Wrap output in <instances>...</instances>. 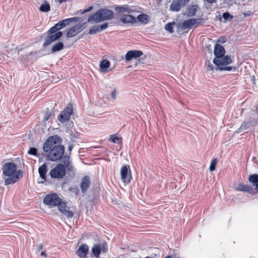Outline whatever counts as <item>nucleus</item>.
Returning a JSON list of instances; mask_svg holds the SVG:
<instances>
[{"label":"nucleus","mask_w":258,"mask_h":258,"mask_svg":"<svg viewBox=\"0 0 258 258\" xmlns=\"http://www.w3.org/2000/svg\"><path fill=\"white\" fill-rule=\"evenodd\" d=\"M3 176L5 185L13 184L23 177V172L17 169V165L13 162H7L3 165Z\"/></svg>","instance_id":"1"},{"label":"nucleus","mask_w":258,"mask_h":258,"mask_svg":"<svg viewBox=\"0 0 258 258\" xmlns=\"http://www.w3.org/2000/svg\"><path fill=\"white\" fill-rule=\"evenodd\" d=\"M67 170L70 172L74 170V167L70 159V156L66 155L61 163L56 164L51 169L49 174L52 179H62L66 174Z\"/></svg>","instance_id":"2"},{"label":"nucleus","mask_w":258,"mask_h":258,"mask_svg":"<svg viewBox=\"0 0 258 258\" xmlns=\"http://www.w3.org/2000/svg\"><path fill=\"white\" fill-rule=\"evenodd\" d=\"M113 17L114 13L112 11L103 8L91 15L87 19V22L97 23L106 20H112Z\"/></svg>","instance_id":"3"},{"label":"nucleus","mask_w":258,"mask_h":258,"mask_svg":"<svg viewBox=\"0 0 258 258\" xmlns=\"http://www.w3.org/2000/svg\"><path fill=\"white\" fill-rule=\"evenodd\" d=\"M47 153L46 156L47 159L52 162L60 160L61 162L63 157L66 155H64V146L60 145L51 147Z\"/></svg>","instance_id":"4"},{"label":"nucleus","mask_w":258,"mask_h":258,"mask_svg":"<svg viewBox=\"0 0 258 258\" xmlns=\"http://www.w3.org/2000/svg\"><path fill=\"white\" fill-rule=\"evenodd\" d=\"M61 202V199L55 193L47 195L43 200V203L50 207L58 206Z\"/></svg>","instance_id":"5"},{"label":"nucleus","mask_w":258,"mask_h":258,"mask_svg":"<svg viewBox=\"0 0 258 258\" xmlns=\"http://www.w3.org/2000/svg\"><path fill=\"white\" fill-rule=\"evenodd\" d=\"M61 139L57 135H54L49 137L44 142L43 146V150L45 152H48L51 147L57 146L58 144L60 143Z\"/></svg>","instance_id":"6"},{"label":"nucleus","mask_w":258,"mask_h":258,"mask_svg":"<svg viewBox=\"0 0 258 258\" xmlns=\"http://www.w3.org/2000/svg\"><path fill=\"white\" fill-rule=\"evenodd\" d=\"M47 36L45 38V41L43 44L44 48L49 45L51 43L58 40L62 36V32L58 31L55 33H51L49 29L46 32Z\"/></svg>","instance_id":"7"},{"label":"nucleus","mask_w":258,"mask_h":258,"mask_svg":"<svg viewBox=\"0 0 258 258\" xmlns=\"http://www.w3.org/2000/svg\"><path fill=\"white\" fill-rule=\"evenodd\" d=\"M73 107L72 104H68L64 109L61 111L57 117V119L61 123L68 121L71 115L73 113Z\"/></svg>","instance_id":"8"},{"label":"nucleus","mask_w":258,"mask_h":258,"mask_svg":"<svg viewBox=\"0 0 258 258\" xmlns=\"http://www.w3.org/2000/svg\"><path fill=\"white\" fill-rule=\"evenodd\" d=\"M196 19L190 18L185 20L181 23H178L176 25L177 28V32H179V30H190L196 25Z\"/></svg>","instance_id":"9"},{"label":"nucleus","mask_w":258,"mask_h":258,"mask_svg":"<svg viewBox=\"0 0 258 258\" xmlns=\"http://www.w3.org/2000/svg\"><path fill=\"white\" fill-rule=\"evenodd\" d=\"M213 62L216 66V70L219 68H221L223 66H227L232 62V60L229 55H225L222 56L221 58L217 59H213Z\"/></svg>","instance_id":"10"},{"label":"nucleus","mask_w":258,"mask_h":258,"mask_svg":"<svg viewBox=\"0 0 258 258\" xmlns=\"http://www.w3.org/2000/svg\"><path fill=\"white\" fill-rule=\"evenodd\" d=\"M121 179L125 183L130 182L132 178L131 170L129 165H123L120 170Z\"/></svg>","instance_id":"11"},{"label":"nucleus","mask_w":258,"mask_h":258,"mask_svg":"<svg viewBox=\"0 0 258 258\" xmlns=\"http://www.w3.org/2000/svg\"><path fill=\"white\" fill-rule=\"evenodd\" d=\"M59 211L68 218H72L74 216L73 211L69 210L67 203L65 202H61L57 206Z\"/></svg>","instance_id":"12"},{"label":"nucleus","mask_w":258,"mask_h":258,"mask_svg":"<svg viewBox=\"0 0 258 258\" xmlns=\"http://www.w3.org/2000/svg\"><path fill=\"white\" fill-rule=\"evenodd\" d=\"M91 184V177L88 175L83 177L81 181L80 187L83 194H85Z\"/></svg>","instance_id":"13"},{"label":"nucleus","mask_w":258,"mask_h":258,"mask_svg":"<svg viewBox=\"0 0 258 258\" xmlns=\"http://www.w3.org/2000/svg\"><path fill=\"white\" fill-rule=\"evenodd\" d=\"M143 54L141 50H133L127 52L125 56H121V59H125L127 61L131 60L133 58H137Z\"/></svg>","instance_id":"14"},{"label":"nucleus","mask_w":258,"mask_h":258,"mask_svg":"<svg viewBox=\"0 0 258 258\" xmlns=\"http://www.w3.org/2000/svg\"><path fill=\"white\" fill-rule=\"evenodd\" d=\"M199 9V6L197 4H192L187 6L185 12L183 13L184 16L188 17H193L196 16L197 12Z\"/></svg>","instance_id":"15"},{"label":"nucleus","mask_w":258,"mask_h":258,"mask_svg":"<svg viewBox=\"0 0 258 258\" xmlns=\"http://www.w3.org/2000/svg\"><path fill=\"white\" fill-rule=\"evenodd\" d=\"M225 53V48L221 45L216 44L214 47V54L215 57L214 59L221 58Z\"/></svg>","instance_id":"16"},{"label":"nucleus","mask_w":258,"mask_h":258,"mask_svg":"<svg viewBox=\"0 0 258 258\" xmlns=\"http://www.w3.org/2000/svg\"><path fill=\"white\" fill-rule=\"evenodd\" d=\"M108 26V23H105L99 26L94 25L89 30L88 34L90 35L95 34L106 29Z\"/></svg>","instance_id":"17"},{"label":"nucleus","mask_w":258,"mask_h":258,"mask_svg":"<svg viewBox=\"0 0 258 258\" xmlns=\"http://www.w3.org/2000/svg\"><path fill=\"white\" fill-rule=\"evenodd\" d=\"M119 21L123 24H134L137 22L136 18L131 15H122L120 16Z\"/></svg>","instance_id":"18"},{"label":"nucleus","mask_w":258,"mask_h":258,"mask_svg":"<svg viewBox=\"0 0 258 258\" xmlns=\"http://www.w3.org/2000/svg\"><path fill=\"white\" fill-rule=\"evenodd\" d=\"M67 25L64 19L59 21L57 23L55 24L54 26H52L49 29V32L51 33H55L59 31L60 30L65 27Z\"/></svg>","instance_id":"19"},{"label":"nucleus","mask_w":258,"mask_h":258,"mask_svg":"<svg viewBox=\"0 0 258 258\" xmlns=\"http://www.w3.org/2000/svg\"><path fill=\"white\" fill-rule=\"evenodd\" d=\"M48 171L47 165L46 163L43 164L38 168V173L40 177L43 180L41 183H43L46 180V173Z\"/></svg>","instance_id":"20"},{"label":"nucleus","mask_w":258,"mask_h":258,"mask_svg":"<svg viewBox=\"0 0 258 258\" xmlns=\"http://www.w3.org/2000/svg\"><path fill=\"white\" fill-rule=\"evenodd\" d=\"M88 250V246L86 244H83L79 247L77 254L80 258H85Z\"/></svg>","instance_id":"21"},{"label":"nucleus","mask_w":258,"mask_h":258,"mask_svg":"<svg viewBox=\"0 0 258 258\" xmlns=\"http://www.w3.org/2000/svg\"><path fill=\"white\" fill-rule=\"evenodd\" d=\"M114 9L118 13H127L130 14L134 12V10L129 8L127 5H116L114 6Z\"/></svg>","instance_id":"22"},{"label":"nucleus","mask_w":258,"mask_h":258,"mask_svg":"<svg viewBox=\"0 0 258 258\" xmlns=\"http://www.w3.org/2000/svg\"><path fill=\"white\" fill-rule=\"evenodd\" d=\"M237 189L239 191H242L244 192H247L249 194H251L253 192V187L249 185L244 184L242 183H240L238 184Z\"/></svg>","instance_id":"23"},{"label":"nucleus","mask_w":258,"mask_h":258,"mask_svg":"<svg viewBox=\"0 0 258 258\" xmlns=\"http://www.w3.org/2000/svg\"><path fill=\"white\" fill-rule=\"evenodd\" d=\"M64 48V44L62 42L58 41L52 45L50 53H54L58 52Z\"/></svg>","instance_id":"24"},{"label":"nucleus","mask_w":258,"mask_h":258,"mask_svg":"<svg viewBox=\"0 0 258 258\" xmlns=\"http://www.w3.org/2000/svg\"><path fill=\"white\" fill-rule=\"evenodd\" d=\"M248 180L255 186V189L258 191V174H253L250 175L248 177Z\"/></svg>","instance_id":"25"},{"label":"nucleus","mask_w":258,"mask_h":258,"mask_svg":"<svg viewBox=\"0 0 258 258\" xmlns=\"http://www.w3.org/2000/svg\"><path fill=\"white\" fill-rule=\"evenodd\" d=\"M92 253L95 257H98L101 251L100 244H94L92 248Z\"/></svg>","instance_id":"26"},{"label":"nucleus","mask_w":258,"mask_h":258,"mask_svg":"<svg viewBox=\"0 0 258 258\" xmlns=\"http://www.w3.org/2000/svg\"><path fill=\"white\" fill-rule=\"evenodd\" d=\"M110 62L107 59H104L100 63V69L102 72H105L110 67Z\"/></svg>","instance_id":"27"},{"label":"nucleus","mask_w":258,"mask_h":258,"mask_svg":"<svg viewBox=\"0 0 258 258\" xmlns=\"http://www.w3.org/2000/svg\"><path fill=\"white\" fill-rule=\"evenodd\" d=\"M39 10L41 12H48L50 10L49 4L46 1H44L39 7Z\"/></svg>","instance_id":"28"},{"label":"nucleus","mask_w":258,"mask_h":258,"mask_svg":"<svg viewBox=\"0 0 258 258\" xmlns=\"http://www.w3.org/2000/svg\"><path fill=\"white\" fill-rule=\"evenodd\" d=\"M181 8L179 4L175 0H173L170 5L169 10L172 12H179Z\"/></svg>","instance_id":"29"},{"label":"nucleus","mask_w":258,"mask_h":258,"mask_svg":"<svg viewBox=\"0 0 258 258\" xmlns=\"http://www.w3.org/2000/svg\"><path fill=\"white\" fill-rule=\"evenodd\" d=\"M148 16L145 14H141L138 16L136 18L140 23L146 24L148 23Z\"/></svg>","instance_id":"30"},{"label":"nucleus","mask_w":258,"mask_h":258,"mask_svg":"<svg viewBox=\"0 0 258 258\" xmlns=\"http://www.w3.org/2000/svg\"><path fill=\"white\" fill-rule=\"evenodd\" d=\"M109 141L111 142L117 143L118 144L122 143L121 138L117 137L116 134L111 135Z\"/></svg>","instance_id":"31"},{"label":"nucleus","mask_w":258,"mask_h":258,"mask_svg":"<svg viewBox=\"0 0 258 258\" xmlns=\"http://www.w3.org/2000/svg\"><path fill=\"white\" fill-rule=\"evenodd\" d=\"M176 24L174 22L168 23L165 26V29L169 33H172L173 32V25L176 26Z\"/></svg>","instance_id":"32"},{"label":"nucleus","mask_w":258,"mask_h":258,"mask_svg":"<svg viewBox=\"0 0 258 258\" xmlns=\"http://www.w3.org/2000/svg\"><path fill=\"white\" fill-rule=\"evenodd\" d=\"M222 17L224 19L223 22L226 23L227 21H230L233 18V16L229 12H226L223 14Z\"/></svg>","instance_id":"33"},{"label":"nucleus","mask_w":258,"mask_h":258,"mask_svg":"<svg viewBox=\"0 0 258 258\" xmlns=\"http://www.w3.org/2000/svg\"><path fill=\"white\" fill-rule=\"evenodd\" d=\"M78 33L76 30V29L73 27L69 30L67 33V37L68 38L73 37L78 34Z\"/></svg>","instance_id":"34"},{"label":"nucleus","mask_w":258,"mask_h":258,"mask_svg":"<svg viewBox=\"0 0 258 258\" xmlns=\"http://www.w3.org/2000/svg\"><path fill=\"white\" fill-rule=\"evenodd\" d=\"M86 22L78 24L74 26L78 33L81 32L85 28Z\"/></svg>","instance_id":"35"},{"label":"nucleus","mask_w":258,"mask_h":258,"mask_svg":"<svg viewBox=\"0 0 258 258\" xmlns=\"http://www.w3.org/2000/svg\"><path fill=\"white\" fill-rule=\"evenodd\" d=\"M236 70L235 67H231V66H226L222 67L221 68H219L217 70H219L221 71H235Z\"/></svg>","instance_id":"36"},{"label":"nucleus","mask_w":258,"mask_h":258,"mask_svg":"<svg viewBox=\"0 0 258 258\" xmlns=\"http://www.w3.org/2000/svg\"><path fill=\"white\" fill-rule=\"evenodd\" d=\"M27 153L29 155L38 157V150L36 148L30 147L27 152Z\"/></svg>","instance_id":"37"},{"label":"nucleus","mask_w":258,"mask_h":258,"mask_svg":"<svg viewBox=\"0 0 258 258\" xmlns=\"http://www.w3.org/2000/svg\"><path fill=\"white\" fill-rule=\"evenodd\" d=\"M249 125V122H243L240 126L238 128L237 132L240 133L247 129Z\"/></svg>","instance_id":"38"},{"label":"nucleus","mask_w":258,"mask_h":258,"mask_svg":"<svg viewBox=\"0 0 258 258\" xmlns=\"http://www.w3.org/2000/svg\"><path fill=\"white\" fill-rule=\"evenodd\" d=\"M217 162V159L216 158H214L211 162L209 170L211 171H213L216 169V166Z\"/></svg>","instance_id":"39"},{"label":"nucleus","mask_w":258,"mask_h":258,"mask_svg":"<svg viewBox=\"0 0 258 258\" xmlns=\"http://www.w3.org/2000/svg\"><path fill=\"white\" fill-rule=\"evenodd\" d=\"M64 20H65L67 25H68L69 24H70V23H72V22L76 23V22H78V21L79 20V18L75 17L66 19Z\"/></svg>","instance_id":"40"},{"label":"nucleus","mask_w":258,"mask_h":258,"mask_svg":"<svg viewBox=\"0 0 258 258\" xmlns=\"http://www.w3.org/2000/svg\"><path fill=\"white\" fill-rule=\"evenodd\" d=\"M69 190L74 193L76 196H78L80 194V190L79 187H78L77 186L71 187L69 189Z\"/></svg>","instance_id":"41"},{"label":"nucleus","mask_w":258,"mask_h":258,"mask_svg":"<svg viewBox=\"0 0 258 258\" xmlns=\"http://www.w3.org/2000/svg\"><path fill=\"white\" fill-rule=\"evenodd\" d=\"M177 3L179 4V5L181 7V8H182L184 7L189 2L190 0H175Z\"/></svg>","instance_id":"42"},{"label":"nucleus","mask_w":258,"mask_h":258,"mask_svg":"<svg viewBox=\"0 0 258 258\" xmlns=\"http://www.w3.org/2000/svg\"><path fill=\"white\" fill-rule=\"evenodd\" d=\"M101 250L104 253L108 251L107 244L105 241L102 243V245H101Z\"/></svg>","instance_id":"43"},{"label":"nucleus","mask_w":258,"mask_h":258,"mask_svg":"<svg viewBox=\"0 0 258 258\" xmlns=\"http://www.w3.org/2000/svg\"><path fill=\"white\" fill-rule=\"evenodd\" d=\"M196 23L195 28H196L197 26L199 25H202L204 22V19L202 18H198L197 19H196Z\"/></svg>","instance_id":"44"},{"label":"nucleus","mask_w":258,"mask_h":258,"mask_svg":"<svg viewBox=\"0 0 258 258\" xmlns=\"http://www.w3.org/2000/svg\"><path fill=\"white\" fill-rule=\"evenodd\" d=\"M51 116V112L50 111H46L45 113H44V120L45 121H47L48 120L49 118Z\"/></svg>","instance_id":"45"},{"label":"nucleus","mask_w":258,"mask_h":258,"mask_svg":"<svg viewBox=\"0 0 258 258\" xmlns=\"http://www.w3.org/2000/svg\"><path fill=\"white\" fill-rule=\"evenodd\" d=\"M93 9V7L92 6H90L88 8L86 9H85V10H80L79 11V12L81 14H83L86 12H88L90 11H91L92 9Z\"/></svg>","instance_id":"46"},{"label":"nucleus","mask_w":258,"mask_h":258,"mask_svg":"<svg viewBox=\"0 0 258 258\" xmlns=\"http://www.w3.org/2000/svg\"><path fill=\"white\" fill-rule=\"evenodd\" d=\"M207 70L209 71H213L214 70V66L212 64H211L209 61H208V64L207 67Z\"/></svg>","instance_id":"47"},{"label":"nucleus","mask_w":258,"mask_h":258,"mask_svg":"<svg viewBox=\"0 0 258 258\" xmlns=\"http://www.w3.org/2000/svg\"><path fill=\"white\" fill-rule=\"evenodd\" d=\"M117 96V91L115 89H114L112 92L111 93V97L113 99L115 100Z\"/></svg>","instance_id":"48"},{"label":"nucleus","mask_w":258,"mask_h":258,"mask_svg":"<svg viewBox=\"0 0 258 258\" xmlns=\"http://www.w3.org/2000/svg\"><path fill=\"white\" fill-rule=\"evenodd\" d=\"M34 246L35 247V248L36 249V251L37 252H39L43 248V246H42V244H37V245H34Z\"/></svg>","instance_id":"49"},{"label":"nucleus","mask_w":258,"mask_h":258,"mask_svg":"<svg viewBox=\"0 0 258 258\" xmlns=\"http://www.w3.org/2000/svg\"><path fill=\"white\" fill-rule=\"evenodd\" d=\"M205 3L212 4L217 3V0H203Z\"/></svg>","instance_id":"50"},{"label":"nucleus","mask_w":258,"mask_h":258,"mask_svg":"<svg viewBox=\"0 0 258 258\" xmlns=\"http://www.w3.org/2000/svg\"><path fill=\"white\" fill-rule=\"evenodd\" d=\"M74 147V145L72 144H70L69 146V147H68V151L69 152V156L70 155H71V152L72 151V149Z\"/></svg>","instance_id":"51"},{"label":"nucleus","mask_w":258,"mask_h":258,"mask_svg":"<svg viewBox=\"0 0 258 258\" xmlns=\"http://www.w3.org/2000/svg\"><path fill=\"white\" fill-rule=\"evenodd\" d=\"M56 2H58L59 4H61L63 2L70 1V0H55Z\"/></svg>","instance_id":"52"},{"label":"nucleus","mask_w":258,"mask_h":258,"mask_svg":"<svg viewBox=\"0 0 258 258\" xmlns=\"http://www.w3.org/2000/svg\"><path fill=\"white\" fill-rule=\"evenodd\" d=\"M40 255H41V256L45 257H47V253L45 251H42L40 253Z\"/></svg>","instance_id":"53"},{"label":"nucleus","mask_w":258,"mask_h":258,"mask_svg":"<svg viewBox=\"0 0 258 258\" xmlns=\"http://www.w3.org/2000/svg\"><path fill=\"white\" fill-rule=\"evenodd\" d=\"M111 24H112L113 25H119V23L118 21H117V22L113 21L111 23Z\"/></svg>","instance_id":"54"},{"label":"nucleus","mask_w":258,"mask_h":258,"mask_svg":"<svg viewBox=\"0 0 258 258\" xmlns=\"http://www.w3.org/2000/svg\"><path fill=\"white\" fill-rule=\"evenodd\" d=\"M168 256H171V258H179L178 257H176L175 255H169Z\"/></svg>","instance_id":"55"},{"label":"nucleus","mask_w":258,"mask_h":258,"mask_svg":"<svg viewBox=\"0 0 258 258\" xmlns=\"http://www.w3.org/2000/svg\"><path fill=\"white\" fill-rule=\"evenodd\" d=\"M222 41H221V42H222V43H224V42H226V39H225V40H224V39H222Z\"/></svg>","instance_id":"56"},{"label":"nucleus","mask_w":258,"mask_h":258,"mask_svg":"<svg viewBox=\"0 0 258 258\" xmlns=\"http://www.w3.org/2000/svg\"><path fill=\"white\" fill-rule=\"evenodd\" d=\"M222 41H221V42H222V43H224V42H226V39H225V40H224V39H222Z\"/></svg>","instance_id":"57"},{"label":"nucleus","mask_w":258,"mask_h":258,"mask_svg":"<svg viewBox=\"0 0 258 258\" xmlns=\"http://www.w3.org/2000/svg\"><path fill=\"white\" fill-rule=\"evenodd\" d=\"M165 258H171L170 256H166Z\"/></svg>","instance_id":"58"},{"label":"nucleus","mask_w":258,"mask_h":258,"mask_svg":"<svg viewBox=\"0 0 258 258\" xmlns=\"http://www.w3.org/2000/svg\"><path fill=\"white\" fill-rule=\"evenodd\" d=\"M157 256V254H154V257H156Z\"/></svg>","instance_id":"59"}]
</instances>
